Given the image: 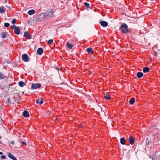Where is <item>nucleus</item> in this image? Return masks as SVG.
Wrapping results in <instances>:
<instances>
[{
  "instance_id": "nucleus-32",
  "label": "nucleus",
  "mask_w": 160,
  "mask_h": 160,
  "mask_svg": "<svg viewBox=\"0 0 160 160\" xmlns=\"http://www.w3.org/2000/svg\"><path fill=\"white\" fill-rule=\"evenodd\" d=\"M16 22V19H12V24H14Z\"/></svg>"
},
{
  "instance_id": "nucleus-35",
  "label": "nucleus",
  "mask_w": 160,
  "mask_h": 160,
  "mask_svg": "<svg viewBox=\"0 0 160 160\" xmlns=\"http://www.w3.org/2000/svg\"><path fill=\"white\" fill-rule=\"evenodd\" d=\"M11 143L12 144H14V141H12L11 142Z\"/></svg>"
},
{
  "instance_id": "nucleus-26",
  "label": "nucleus",
  "mask_w": 160,
  "mask_h": 160,
  "mask_svg": "<svg viewBox=\"0 0 160 160\" xmlns=\"http://www.w3.org/2000/svg\"><path fill=\"white\" fill-rule=\"evenodd\" d=\"M53 40L52 39H50L48 41V44L49 45L51 44L53 42Z\"/></svg>"
},
{
  "instance_id": "nucleus-28",
  "label": "nucleus",
  "mask_w": 160,
  "mask_h": 160,
  "mask_svg": "<svg viewBox=\"0 0 160 160\" xmlns=\"http://www.w3.org/2000/svg\"><path fill=\"white\" fill-rule=\"evenodd\" d=\"M20 142L21 143L23 144L24 146H26L27 145L26 143L24 141H20Z\"/></svg>"
},
{
  "instance_id": "nucleus-14",
  "label": "nucleus",
  "mask_w": 160,
  "mask_h": 160,
  "mask_svg": "<svg viewBox=\"0 0 160 160\" xmlns=\"http://www.w3.org/2000/svg\"><path fill=\"white\" fill-rule=\"evenodd\" d=\"M143 71L144 73H147L150 71V69L148 67H145L143 68Z\"/></svg>"
},
{
  "instance_id": "nucleus-11",
  "label": "nucleus",
  "mask_w": 160,
  "mask_h": 160,
  "mask_svg": "<svg viewBox=\"0 0 160 160\" xmlns=\"http://www.w3.org/2000/svg\"><path fill=\"white\" fill-rule=\"evenodd\" d=\"M23 116L25 118H28L29 116L28 112L27 111H24L23 112Z\"/></svg>"
},
{
  "instance_id": "nucleus-38",
  "label": "nucleus",
  "mask_w": 160,
  "mask_h": 160,
  "mask_svg": "<svg viewBox=\"0 0 160 160\" xmlns=\"http://www.w3.org/2000/svg\"><path fill=\"white\" fill-rule=\"evenodd\" d=\"M0 143H1V144L2 143L1 142V141H0Z\"/></svg>"
},
{
  "instance_id": "nucleus-16",
  "label": "nucleus",
  "mask_w": 160,
  "mask_h": 160,
  "mask_svg": "<svg viewBox=\"0 0 160 160\" xmlns=\"http://www.w3.org/2000/svg\"><path fill=\"white\" fill-rule=\"evenodd\" d=\"M143 75V74L142 72H138L137 73V76L138 78H140L142 77Z\"/></svg>"
},
{
  "instance_id": "nucleus-7",
  "label": "nucleus",
  "mask_w": 160,
  "mask_h": 160,
  "mask_svg": "<svg viewBox=\"0 0 160 160\" xmlns=\"http://www.w3.org/2000/svg\"><path fill=\"white\" fill-rule=\"evenodd\" d=\"M24 35L27 39H29L31 38L29 33L27 31L24 32Z\"/></svg>"
},
{
  "instance_id": "nucleus-23",
  "label": "nucleus",
  "mask_w": 160,
  "mask_h": 160,
  "mask_svg": "<svg viewBox=\"0 0 160 160\" xmlns=\"http://www.w3.org/2000/svg\"><path fill=\"white\" fill-rule=\"evenodd\" d=\"M86 51L88 53H90L92 51V49L91 48H89L87 49Z\"/></svg>"
},
{
  "instance_id": "nucleus-12",
  "label": "nucleus",
  "mask_w": 160,
  "mask_h": 160,
  "mask_svg": "<svg viewBox=\"0 0 160 160\" xmlns=\"http://www.w3.org/2000/svg\"><path fill=\"white\" fill-rule=\"evenodd\" d=\"M35 10L34 9H32L29 10L28 12V15H33L35 13Z\"/></svg>"
},
{
  "instance_id": "nucleus-36",
  "label": "nucleus",
  "mask_w": 160,
  "mask_h": 160,
  "mask_svg": "<svg viewBox=\"0 0 160 160\" xmlns=\"http://www.w3.org/2000/svg\"><path fill=\"white\" fill-rule=\"evenodd\" d=\"M4 1L5 2L7 3L8 2V0H4Z\"/></svg>"
},
{
  "instance_id": "nucleus-20",
  "label": "nucleus",
  "mask_w": 160,
  "mask_h": 160,
  "mask_svg": "<svg viewBox=\"0 0 160 160\" xmlns=\"http://www.w3.org/2000/svg\"><path fill=\"white\" fill-rule=\"evenodd\" d=\"M135 99L134 98H132L129 101V103L131 105H132L135 102Z\"/></svg>"
},
{
  "instance_id": "nucleus-27",
  "label": "nucleus",
  "mask_w": 160,
  "mask_h": 160,
  "mask_svg": "<svg viewBox=\"0 0 160 160\" xmlns=\"http://www.w3.org/2000/svg\"><path fill=\"white\" fill-rule=\"evenodd\" d=\"M4 27H5L8 28L10 24H9V23H8L5 22L4 23Z\"/></svg>"
},
{
  "instance_id": "nucleus-9",
  "label": "nucleus",
  "mask_w": 160,
  "mask_h": 160,
  "mask_svg": "<svg viewBox=\"0 0 160 160\" xmlns=\"http://www.w3.org/2000/svg\"><path fill=\"white\" fill-rule=\"evenodd\" d=\"M134 141L135 139L132 136H131L129 138V141L131 145H132L134 143Z\"/></svg>"
},
{
  "instance_id": "nucleus-31",
  "label": "nucleus",
  "mask_w": 160,
  "mask_h": 160,
  "mask_svg": "<svg viewBox=\"0 0 160 160\" xmlns=\"http://www.w3.org/2000/svg\"><path fill=\"white\" fill-rule=\"evenodd\" d=\"M1 158L2 159H4L6 158V156H4V155H2V156H1Z\"/></svg>"
},
{
  "instance_id": "nucleus-13",
  "label": "nucleus",
  "mask_w": 160,
  "mask_h": 160,
  "mask_svg": "<svg viewBox=\"0 0 160 160\" xmlns=\"http://www.w3.org/2000/svg\"><path fill=\"white\" fill-rule=\"evenodd\" d=\"M8 156L12 159L13 160H17V159L14 157L13 155H12L10 153H9L8 154Z\"/></svg>"
},
{
  "instance_id": "nucleus-8",
  "label": "nucleus",
  "mask_w": 160,
  "mask_h": 160,
  "mask_svg": "<svg viewBox=\"0 0 160 160\" xmlns=\"http://www.w3.org/2000/svg\"><path fill=\"white\" fill-rule=\"evenodd\" d=\"M43 102V100L42 98H40L37 99L36 101V102L37 103H39L40 105L42 104Z\"/></svg>"
},
{
  "instance_id": "nucleus-29",
  "label": "nucleus",
  "mask_w": 160,
  "mask_h": 160,
  "mask_svg": "<svg viewBox=\"0 0 160 160\" xmlns=\"http://www.w3.org/2000/svg\"><path fill=\"white\" fill-rule=\"evenodd\" d=\"M152 160H160V157H158V158H152Z\"/></svg>"
},
{
  "instance_id": "nucleus-21",
  "label": "nucleus",
  "mask_w": 160,
  "mask_h": 160,
  "mask_svg": "<svg viewBox=\"0 0 160 160\" xmlns=\"http://www.w3.org/2000/svg\"><path fill=\"white\" fill-rule=\"evenodd\" d=\"M111 98L110 96L108 94H106L104 96V98L107 100H109Z\"/></svg>"
},
{
  "instance_id": "nucleus-4",
  "label": "nucleus",
  "mask_w": 160,
  "mask_h": 160,
  "mask_svg": "<svg viewBox=\"0 0 160 160\" xmlns=\"http://www.w3.org/2000/svg\"><path fill=\"white\" fill-rule=\"evenodd\" d=\"M41 87V85L40 83H32V85L31 88L33 89H35L38 88H39Z\"/></svg>"
},
{
  "instance_id": "nucleus-30",
  "label": "nucleus",
  "mask_w": 160,
  "mask_h": 160,
  "mask_svg": "<svg viewBox=\"0 0 160 160\" xmlns=\"http://www.w3.org/2000/svg\"><path fill=\"white\" fill-rule=\"evenodd\" d=\"M149 141L148 140V139H146V145H147L149 144Z\"/></svg>"
},
{
  "instance_id": "nucleus-39",
  "label": "nucleus",
  "mask_w": 160,
  "mask_h": 160,
  "mask_svg": "<svg viewBox=\"0 0 160 160\" xmlns=\"http://www.w3.org/2000/svg\"><path fill=\"white\" fill-rule=\"evenodd\" d=\"M1 138V136L0 135V138Z\"/></svg>"
},
{
  "instance_id": "nucleus-33",
  "label": "nucleus",
  "mask_w": 160,
  "mask_h": 160,
  "mask_svg": "<svg viewBox=\"0 0 160 160\" xmlns=\"http://www.w3.org/2000/svg\"><path fill=\"white\" fill-rule=\"evenodd\" d=\"M88 73L89 74H91L92 73V72L90 71H89Z\"/></svg>"
},
{
  "instance_id": "nucleus-34",
  "label": "nucleus",
  "mask_w": 160,
  "mask_h": 160,
  "mask_svg": "<svg viewBox=\"0 0 160 160\" xmlns=\"http://www.w3.org/2000/svg\"><path fill=\"white\" fill-rule=\"evenodd\" d=\"M10 98H8V101L9 102H10Z\"/></svg>"
},
{
  "instance_id": "nucleus-24",
  "label": "nucleus",
  "mask_w": 160,
  "mask_h": 160,
  "mask_svg": "<svg viewBox=\"0 0 160 160\" xmlns=\"http://www.w3.org/2000/svg\"><path fill=\"white\" fill-rule=\"evenodd\" d=\"M5 78V77L3 74L0 73V79H4Z\"/></svg>"
},
{
  "instance_id": "nucleus-19",
  "label": "nucleus",
  "mask_w": 160,
  "mask_h": 160,
  "mask_svg": "<svg viewBox=\"0 0 160 160\" xmlns=\"http://www.w3.org/2000/svg\"><path fill=\"white\" fill-rule=\"evenodd\" d=\"M7 36V32H3L2 34V38H6Z\"/></svg>"
},
{
  "instance_id": "nucleus-5",
  "label": "nucleus",
  "mask_w": 160,
  "mask_h": 160,
  "mask_svg": "<svg viewBox=\"0 0 160 160\" xmlns=\"http://www.w3.org/2000/svg\"><path fill=\"white\" fill-rule=\"evenodd\" d=\"M22 58V60L24 62H28L29 61L28 59V57L27 54H23Z\"/></svg>"
},
{
  "instance_id": "nucleus-17",
  "label": "nucleus",
  "mask_w": 160,
  "mask_h": 160,
  "mask_svg": "<svg viewBox=\"0 0 160 160\" xmlns=\"http://www.w3.org/2000/svg\"><path fill=\"white\" fill-rule=\"evenodd\" d=\"M18 84L19 86L21 87H23L26 84L25 82L22 81L19 82H18Z\"/></svg>"
},
{
  "instance_id": "nucleus-6",
  "label": "nucleus",
  "mask_w": 160,
  "mask_h": 160,
  "mask_svg": "<svg viewBox=\"0 0 160 160\" xmlns=\"http://www.w3.org/2000/svg\"><path fill=\"white\" fill-rule=\"evenodd\" d=\"M99 23L103 27H106L108 25V23L107 22L101 20L99 21Z\"/></svg>"
},
{
  "instance_id": "nucleus-3",
  "label": "nucleus",
  "mask_w": 160,
  "mask_h": 160,
  "mask_svg": "<svg viewBox=\"0 0 160 160\" xmlns=\"http://www.w3.org/2000/svg\"><path fill=\"white\" fill-rule=\"evenodd\" d=\"M11 28L14 30L15 34L17 35H19L20 34V28L16 26L15 25H13L11 26Z\"/></svg>"
},
{
  "instance_id": "nucleus-37",
  "label": "nucleus",
  "mask_w": 160,
  "mask_h": 160,
  "mask_svg": "<svg viewBox=\"0 0 160 160\" xmlns=\"http://www.w3.org/2000/svg\"><path fill=\"white\" fill-rule=\"evenodd\" d=\"M3 154V153L2 152H0V155H2Z\"/></svg>"
},
{
  "instance_id": "nucleus-1",
  "label": "nucleus",
  "mask_w": 160,
  "mask_h": 160,
  "mask_svg": "<svg viewBox=\"0 0 160 160\" xmlns=\"http://www.w3.org/2000/svg\"><path fill=\"white\" fill-rule=\"evenodd\" d=\"M52 10L50 12L48 13H43L40 15V18H42L41 20H43L45 19H48L51 18L53 17L54 15Z\"/></svg>"
},
{
  "instance_id": "nucleus-2",
  "label": "nucleus",
  "mask_w": 160,
  "mask_h": 160,
  "mask_svg": "<svg viewBox=\"0 0 160 160\" xmlns=\"http://www.w3.org/2000/svg\"><path fill=\"white\" fill-rule=\"evenodd\" d=\"M120 29L122 32L124 34H126L130 32L128 28V26L126 23H123L120 27Z\"/></svg>"
},
{
  "instance_id": "nucleus-10",
  "label": "nucleus",
  "mask_w": 160,
  "mask_h": 160,
  "mask_svg": "<svg viewBox=\"0 0 160 160\" xmlns=\"http://www.w3.org/2000/svg\"><path fill=\"white\" fill-rule=\"evenodd\" d=\"M43 50L41 48H39L38 49L37 52L38 55H41L43 52Z\"/></svg>"
},
{
  "instance_id": "nucleus-25",
  "label": "nucleus",
  "mask_w": 160,
  "mask_h": 160,
  "mask_svg": "<svg viewBox=\"0 0 160 160\" xmlns=\"http://www.w3.org/2000/svg\"><path fill=\"white\" fill-rule=\"evenodd\" d=\"M84 5L87 8H90V5L89 3L87 2H84Z\"/></svg>"
},
{
  "instance_id": "nucleus-22",
  "label": "nucleus",
  "mask_w": 160,
  "mask_h": 160,
  "mask_svg": "<svg viewBox=\"0 0 160 160\" xmlns=\"http://www.w3.org/2000/svg\"><path fill=\"white\" fill-rule=\"evenodd\" d=\"M67 46L69 48H72L73 46V45L70 43L69 42L67 43Z\"/></svg>"
},
{
  "instance_id": "nucleus-15",
  "label": "nucleus",
  "mask_w": 160,
  "mask_h": 160,
  "mask_svg": "<svg viewBox=\"0 0 160 160\" xmlns=\"http://www.w3.org/2000/svg\"><path fill=\"white\" fill-rule=\"evenodd\" d=\"M126 142V139L124 138H120V143L122 145H124Z\"/></svg>"
},
{
  "instance_id": "nucleus-18",
  "label": "nucleus",
  "mask_w": 160,
  "mask_h": 160,
  "mask_svg": "<svg viewBox=\"0 0 160 160\" xmlns=\"http://www.w3.org/2000/svg\"><path fill=\"white\" fill-rule=\"evenodd\" d=\"M5 12V9L3 6H1L0 7V13H3Z\"/></svg>"
}]
</instances>
